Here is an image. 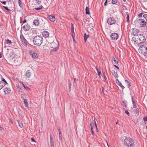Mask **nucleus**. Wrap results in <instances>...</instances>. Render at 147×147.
I'll return each instance as SVG.
<instances>
[{
	"instance_id": "obj_1",
	"label": "nucleus",
	"mask_w": 147,
	"mask_h": 147,
	"mask_svg": "<svg viewBox=\"0 0 147 147\" xmlns=\"http://www.w3.org/2000/svg\"><path fill=\"white\" fill-rule=\"evenodd\" d=\"M33 41L35 45L40 46L43 42V38L40 36H36L33 38Z\"/></svg>"
},
{
	"instance_id": "obj_2",
	"label": "nucleus",
	"mask_w": 147,
	"mask_h": 147,
	"mask_svg": "<svg viewBox=\"0 0 147 147\" xmlns=\"http://www.w3.org/2000/svg\"><path fill=\"white\" fill-rule=\"evenodd\" d=\"M124 144L128 147H133L134 146V140L129 138H126L125 139Z\"/></svg>"
},
{
	"instance_id": "obj_3",
	"label": "nucleus",
	"mask_w": 147,
	"mask_h": 147,
	"mask_svg": "<svg viewBox=\"0 0 147 147\" xmlns=\"http://www.w3.org/2000/svg\"><path fill=\"white\" fill-rule=\"evenodd\" d=\"M51 47L53 48L51 49V52H55L57 51L58 49L59 46V42L57 41L56 43L55 42H52L51 44Z\"/></svg>"
},
{
	"instance_id": "obj_4",
	"label": "nucleus",
	"mask_w": 147,
	"mask_h": 147,
	"mask_svg": "<svg viewBox=\"0 0 147 147\" xmlns=\"http://www.w3.org/2000/svg\"><path fill=\"white\" fill-rule=\"evenodd\" d=\"M135 38L138 41V40L140 41V43L145 41L146 40L143 34H139L136 35Z\"/></svg>"
},
{
	"instance_id": "obj_5",
	"label": "nucleus",
	"mask_w": 147,
	"mask_h": 147,
	"mask_svg": "<svg viewBox=\"0 0 147 147\" xmlns=\"http://www.w3.org/2000/svg\"><path fill=\"white\" fill-rule=\"evenodd\" d=\"M139 51L140 53L145 55L147 53V48L144 46L142 45L139 48Z\"/></svg>"
},
{
	"instance_id": "obj_6",
	"label": "nucleus",
	"mask_w": 147,
	"mask_h": 147,
	"mask_svg": "<svg viewBox=\"0 0 147 147\" xmlns=\"http://www.w3.org/2000/svg\"><path fill=\"white\" fill-rule=\"evenodd\" d=\"M20 38L22 44L24 46H26L27 45V41L24 38L22 34L20 35Z\"/></svg>"
},
{
	"instance_id": "obj_7",
	"label": "nucleus",
	"mask_w": 147,
	"mask_h": 147,
	"mask_svg": "<svg viewBox=\"0 0 147 147\" xmlns=\"http://www.w3.org/2000/svg\"><path fill=\"white\" fill-rule=\"evenodd\" d=\"M29 54L32 56L33 59H36L38 58L37 54L33 51H30L29 52Z\"/></svg>"
},
{
	"instance_id": "obj_8",
	"label": "nucleus",
	"mask_w": 147,
	"mask_h": 147,
	"mask_svg": "<svg viewBox=\"0 0 147 147\" xmlns=\"http://www.w3.org/2000/svg\"><path fill=\"white\" fill-rule=\"evenodd\" d=\"M107 22L109 24L111 25L115 24L116 21L114 18L110 17L108 18Z\"/></svg>"
},
{
	"instance_id": "obj_9",
	"label": "nucleus",
	"mask_w": 147,
	"mask_h": 147,
	"mask_svg": "<svg viewBox=\"0 0 147 147\" xmlns=\"http://www.w3.org/2000/svg\"><path fill=\"white\" fill-rule=\"evenodd\" d=\"M138 22L141 26L145 27L146 25V22L145 20L142 19H140L138 20Z\"/></svg>"
},
{
	"instance_id": "obj_10",
	"label": "nucleus",
	"mask_w": 147,
	"mask_h": 147,
	"mask_svg": "<svg viewBox=\"0 0 147 147\" xmlns=\"http://www.w3.org/2000/svg\"><path fill=\"white\" fill-rule=\"evenodd\" d=\"M118 35L116 33H112L111 35V37L113 40H115L118 38Z\"/></svg>"
},
{
	"instance_id": "obj_11",
	"label": "nucleus",
	"mask_w": 147,
	"mask_h": 147,
	"mask_svg": "<svg viewBox=\"0 0 147 147\" xmlns=\"http://www.w3.org/2000/svg\"><path fill=\"white\" fill-rule=\"evenodd\" d=\"M139 32L140 31L139 30L135 28H133L132 29V32L131 34L136 36V35H137L138 34H139Z\"/></svg>"
},
{
	"instance_id": "obj_12",
	"label": "nucleus",
	"mask_w": 147,
	"mask_h": 147,
	"mask_svg": "<svg viewBox=\"0 0 147 147\" xmlns=\"http://www.w3.org/2000/svg\"><path fill=\"white\" fill-rule=\"evenodd\" d=\"M3 90H4V92L7 95L9 94L11 92V90L10 88H9L6 87Z\"/></svg>"
},
{
	"instance_id": "obj_13",
	"label": "nucleus",
	"mask_w": 147,
	"mask_h": 147,
	"mask_svg": "<svg viewBox=\"0 0 147 147\" xmlns=\"http://www.w3.org/2000/svg\"><path fill=\"white\" fill-rule=\"evenodd\" d=\"M116 82L118 85L123 90L124 89L125 87L122 85L121 83L119 82L118 79L116 80Z\"/></svg>"
},
{
	"instance_id": "obj_14",
	"label": "nucleus",
	"mask_w": 147,
	"mask_h": 147,
	"mask_svg": "<svg viewBox=\"0 0 147 147\" xmlns=\"http://www.w3.org/2000/svg\"><path fill=\"white\" fill-rule=\"evenodd\" d=\"M47 18L52 22H54L55 21V18L54 16H47Z\"/></svg>"
},
{
	"instance_id": "obj_15",
	"label": "nucleus",
	"mask_w": 147,
	"mask_h": 147,
	"mask_svg": "<svg viewBox=\"0 0 147 147\" xmlns=\"http://www.w3.org/2000/svg\"><path fill=\"white\" fill-rule=\"evenodd\" d=\"M42 35L45 38H47L49 36V34L48 32L45 31L42 32Z\"/></svg>"
},
{
	"instance_id": "obj_16",
	"label": "nucleus",
	"mask_w": 147,
	"mask_h": 147,
	"mask_svg": "<svg viewBox=\"0 0 147 147\" xmlns=\"http://www.w3.org/2000/svg\"><path fill=\"white\" fill-rule=\"evenodd\" d=\"M50 139L51 147H54V141L51 135L50 136Z\"/></svg>"
},
{
	"instance_id": "obj_17",
	"label": "nucleus",
	"mask_w": 147,
	"mask_h": 147,
	"mask_svg": "<svg viewBox=\"0 0 147 147\" xmlns=\"http://www.w3.org/2000/svg\"><path fill=\"white\" fill-rule=\"evenodd\" d=\"M29 26L27 24L24 25L23 27V29L25 31H28L29 30Z\"/></svg>"
},
{
	"instance_id": "obj_18",
	"label": "nucleus",
	"mask_w": 147,
	"mask_h": 147,
	"mask_svg": "<svg viewBox=\"0 0 147 147\" xmlns=\"http://www.w3.org/2000/svg\"><path fill=\"white\" fill-rule=\"evenodd\" d=\"M33 23L35 26H38L39 24V20H35L34 21Z\"/></svg>"
},
{
	"instance_id": "obj_19",
	"label": "nucleus",
	"mask_w": 147,
	"mask_h": 147,
	"mask_svg": "<svg viewBox=\"0 0 147 147\" xmlns=\"http://www.w3.org/2000/svg\"><path fill=\"white\" fill-rule=\"evenodd\" d=\"M31 74V72L30 71V70H28L26 72V76L27 78H30Z\"/></svg>"
},
{
	"instance_id": "obj_20",
	"label": "nucleus",
	"mask_w": 147,
	"mask_h": 147,
	"mask_svg": "<svg viewBox=\"0 0 147 147\" xmlns=\"http://www.w3.org/2000/svg\"><path fill=\"white\" fill-rule=\"evenodd\" d=\"M5 44H8L10 45L12 43L11 41L8 39H5Z\"/></svg>"
},
{
	"instance_id": "obj_21",
	"label": "nucleus",
	"mask_w": 147,
	"mask_h": 147,
	"mask_svg": "<svg viewBox=\"0 0 147 147\" xmlns=\"http://www.w3.org/2000/svg\"><path fill=\"white\" fill-rule=\"evenodd\" d=\"M112 74L115 78H117L118 77V76L117 73L114 71H113L112 72Z\"/></svg>"
},
{
	"instance_id": "obj_22",
	"label": "nucleus",
	"mask_w": 147,
	"mask_h": 147,
	"mask_svg": "<svg viewBox=\"0 0 147 147\" xmlns=\"http://www.w3.org/2000/svg\"><path fill=\"white\" fill-rule=\"evenodd\" d=\"M17 121L19 124V125L20 127L21 128L23 126V125L22 121H20L18 120Z\"/></svg>"
},
{
	"instance_id": "obj_23",
	"label": "nucleus",
	"mask_w": 147,
	"mask_h": 147,
	"mask_svg": "<svg viewBox=\"0 0 147 147\" xmlns=\"http://www.w3.org/2000/svg\"><path fill=\"white\" fill-rule=\"evenodd\" d=\"M5 84L3 83V82H0V90L2 88L5 86Z\"/></svg>"
},
{
	"instance_id": "obj_24",
	"label": "nucleus",
	"mask_w": 147,
	"mask_h": 147,
	"mask_svg": "<svg viewBox=\"0 0 147 147\" xmlns=\"http://www.w3.org/2000/svg\"><path fill=\"white\" fill-rule=\"evenodd\" d=\"M86 13L89 15L90 14L89 8L88 7H86L85 9Z\"/></svg>"
},
{
	"instance_id": "obj_25",
	"label": "nucleus",
	"mask_w": 147,
	"mask_h": 147,
	"mask_svg": "<svg viewBox=\"0 0 147 147\" xmlns=\"http://www.w3.org/2000/svg\"><path fill=\"white\" fill-rule=\"evenodd\" d=\"M24 102L25 106L26 107H28V103L26 99H24Z\"/></svg>"
},
{
	"instance_id": "obj_26",
	"label": "nucleus",
	"mask_w": 147,
	"mask_h": 147,
	"mask_svg": "<svg viewBox=\"0 0 147 147\" xmlns=\"http://www.w3.org/2000/svg\"><path fill=\"white\" fill-rule=\"evenodd\" d=\"M89 36V35H87L86 33L84 34V39L85 42L87 40V39L88 37Z\"/></svg>"
},
{
	"instance_id": "obj_27",
	"label": "nucleus",
	"mask_w": 147,
	"mask_h": 147,
	"mask_svg": "<svg viewBox=\"0 0 147 147\" xmlns=\"http://www.w3.org/2000/svg\"><path fill=\"white\" fill-rule=\"evenodd\" d=\"M121 104L123 107H127L126 103L124 101H123L121 103Z\"/></svg>"
},
{
	"instance_id": "obj_28",
	"label": "nucleus",
	"mask_w": 147,
	"mask_h": 147,
	"mask_svg": "<svg viewBox=\"0 0 147 147\" xmlns=\"http://www.w3.org/2000/svg\"><path fill=\"white\" fill-rule=\"evenodd\" d=\"M43 8V6L41 5V6H40L39 7L35 8L34 9L35 10H40L41 9H42Z\"/></svg>"
},
{
	"instance_id": "obj_29",
	"label": "nucleus",
	"mask_w": 147,
	"mask_h": 147,
	"mask_svg": "<svg viewBox=\"0 0 147 147\" xmlns=\"http://www.w3.org/2000/svg\"><path fill=\"white\" fill-rule=\"evenodd\" d=\"M68 85H69V92H70L71 91V82L70 81L69 82Z\"/></svg>"
},
{
	"instance_id": "obj_30",
	"label": "nucleus",
	"mask_w": 147,
	"mask_h": 147,
	"mask_svg": "<svg viewBox=\"0 0 147 147\" xmlns=\"http://www.w3.org/2000/svg\"><path fill=\"white\" fill-rule=\"evenodd\" d=\"M21 83H22V84L23 85V86L25 89L27 90H30V88H28V87H27V86H25V85H24V84L22 82H21Z\"/></svg>"
},
{
	"instance_id": "obj_31",
	"label": "nucleus",
	"mask_w": 147,
	"mask_h": 147,
	"mask_svg": "<svg viewBox=\"0 0 147 147\" xmlns=\"http://www.w3.org/2000/svg\"><path fill=\"white\" fill-rule=\"evenodd\" d=\"M74 25L72 23L71 24V33L74 32Z\"/></svg>"
},
{
	"instance_id": "obj_32",
	"label": "nucleus",
	"mask_w": 147,
	"mask_h": 147,
	"mask_svg": "<svg viewBox=\"0 0 147 147\" xmlns=\"http://www.w3.org/2000/svg\"><path fill=\"white\" fill-rule=\"evenodd\" d=\"M18 4L19 6L20 7H22V4L21 2V0H18Z\"/></svg>"
},
{
	"instance_id": "obj_33",
	"label": "nucleus",
	"mask_w": 147,
	"mask_h": 147,
	"mask_svg": "<svg viewBox=\"0 0 147 147\" xmlns=\"http://www.w3.org/2000/svg\"><path fill=\"white\" fill-rule=\"evenodd\" d=\"M74 32L71 33V35L73 38V39L74 42H75V40L74 39Z\"/></svg>"
},
{
	"instance_id": "obj_34",
	"label": "nucleus",
	"mask_w": 147,
	"mask_h": 147,
	"mask_svg": "<svg viewBox=\"0 0 147 147\" xmlns=\"http://www.w3.org/2000/svg\"><path fill=\"white\" fill-rule=\"evenodd\" d=\"M61 132H60L59 133V140L60 141H62V136L61 135Z\"/></svg>"
},
{
	"instance_id": "obj_35",
	"label": "nucleus",
	"mask_w": 147,
	"mask_h": 147,
	"mask_svg": "<svg viewBox=\"0 0 147 147\" xmlns=\"http://www.w3.org/2000/svg\"><path fill=\"white\" fill-rule=\"evenodd\" d=\"M111 3L114 4H116L117 3L116 0H112Z\"/></svg>"
},
{
	"instance_id": "obj_36",
	"label": "nucleus",
	"mask_w": 147,
	"mask_h": 147,
	"mask_svg": "<svg viewBox=\"0 0 147 147\" xmlns=\"http://www.w3.org/2000/svg\"><path fill=\"white\" fill-rule=\"evenodd\" d=\"M2 81H3V83L4 84H5V86L6 84H7V82L4 79V78L2 79Z\"/></svg>"
},
{
	"instance_id": "obj_37",
	"label": "nucleus",
	"mask_w": 147,
	"mask_h": 147,
	"mask_svg": "<svg viewBox=\"0 0 147 147\" xmlns=\"http://www.w3.org/2000/svg\"><path fill=\"white\" fill-rule=\"evenodd\" d=\"M36 2L37 4L39 5L40 4L41 2V0H36Z\"/></svg>"
},
{
	"instance_id": "obj_38",
	"label": "nucleus",
	"mask_w": 147,
	"mask_h": 147,
	"mask_svg": "<svg viewBox=\"0 0 147 147\" xmlns=\"http://www.w3.org/2000/svg\"><path fill=\"white\" fill-rule=\"evenodd\" d=\"M125 81L127 82L128 84V87L130 86V82L127 80H125Z\"/></svg>"
},
{
	"instance_id": "obj_39",
	"label": "nucleus",
	"mask_w": 147,
	"mask_h": 147,
	"mask_svg": "<svg viewBox=\"0 0 147 147\" xmlns=\"http://www.w3.org/2000/svg\"><path fill=\"white\" fill-rule=\"evenodd\" d=\"M143 17L145 18L147 21V14H144L143 15Z\"/></svg>"
},
{
	"instance_id": "obj_40",
	"label": "nucleus",
	"mask_w": 147,
	"mask_h": 147,
	"mask_svg": "<svg viewBox=\"0 0 147 147\" xmlns=\"http://www.w3.org/2000/svg\"><path fill=\"white\" fill-rule=\"evenodd\" d=\"M143 14V13H141L139 14L138 15V16L139 18H141L142 17V15Z\"/></svg>"
},
{
	"instance_id": "obj_41",
	"label": "nucleus",
	"mask_w": 147,
	"mask_h": 147,
	"mask_svg": "<svg viewBox=\"0 0 147 147\" xmlns=\"http://www.w3.org/2000/svg\"><path fill=\"white\" fill-rule=\"evenodd\" d=\"M125 113L126 114H127V115H128V116L129 115V113L128 111L127 110H126L125 111Z\"/></svg>"
},
{
	"instance_id": "obj_42",
	"label": "nucleus",
	"mask_w": 147,
	"mask_h": 147,
	"mask_svg": "<svg viewBox=\"0 0 147 147\" xmlns=\"http://www.w3.org/2000/svg\"><path fill=\"white\" fill-rule=\"evenodd\" d=\"M90 125L91 127H94V123H93V122H91L90 123Z\"/></svg>"
},
{
	"instance_id": "obj_43",
	"label": "nucleus",
	"mask_w": 147,
	"mask_h": 147,
	"mask_svg": "<svg viewBox=\"0 0 147 147\" xmlns=\"http://www.w3.org/2000/svg\"><path fill=\"white\" fill-rule=\"evenodd\" d=\"M3 7L6 10L8 11H10L9 9L7 7L5 6H3Z\"/></svg>"
},
{
	"instance_id": "obj_44",
	"label": "nucleus",
	"mask_w": 147,
	"mask_h": 147,
	"mask_svg": "<svg viewBox=\"0 0 147 147\" xmlns=\"http://www.w3.org/2000/svg\"><path fill=\"white\" fill-rule=\"evenodd\" d=\"M94 123H95V125L96 126V130L97 131V130H98L97 127L96 123V122L95 121V118H94Z\"/></svg>"
},
{
	"instance_id": "obj_45",
	"label": "nucleus",
	"mask_w": 147,
	"mask_h": 147,
	"mask_svg": "<svg viewBox=\"0 0 147 147\" xmlns=\"http://www.w3.org/2000/svg\"><path fill=\"white\" fill-rule=\"evenodd\" d=\"M143 119L144 121H147V117H144Z\"/></svg>"
},
{
	"instance_id": "obj_46",
	"label": "nucleus",
	"mask_w": 147,
	"mask_h": 147,
	"mask_svg": "<svg viewBox=\"0 0 147 147\" xmlns=\"http://www.w3.org/2000/svg\"><path fill=\"white\" fill-rule=\"evenodd\" d=\"M136 113H139V109L138 108H137L136 110Z\"/></svg>"
},
{
	"instance_id": "obj_47",
	"label": "nucleus",
	"mask_w": 147,
	"mask_h": 147,
	"mask_svg": "<svg viewBox=\"0 0 147 147\" xmlns=\"http://www.w3.org/2000/svg\"><path fill=\"white\" fill-rule=\"evenodd\" d=\"M129 15L128 14L127 15V22H129Z\"/></svg>"
},
{
	"instance_id": "obj_48",
	"label": "nucleus",
	"mask_w": 147,
	"mask_h": 147,
	"mask_svg": "<svg viewBox=\"0 0 147 147\" xmlns=\"http://www.w3.org/2000/svg\"><path fill=\"white\" fill-rule=\"evenodd\" d=\"M1 3L3 5H5L6 3V1H1Z\"/></svg>"
},
{
	"instance_id": "obj_49",
	"label": "nucleus",
	"mask_w": 147,
	"mask_h": 147,
	"mask_svg": "<svg viewBox=\"0 0 147 147\" xmlns=\"http://www.w3.org/2000/svg\"><path fill=\"white\" fill-rule=\"evenodd\" d=\"M132 101L133 102V105L136 104L135 101H134V100H133V96H132Z\"/></svg>"
},
{
	"instance_id": "obj_50",
	"label": "nucleus",
	"mask_w": 147,
	"mask_h": 147,
	"mask_svg": "<svg viewBox=\"0 0 147 147\" xmlns=\"http://www.w3.org/2000/svg\"><path fill=\"white\" fill-rule=\"evenodd\" d=\"M31 139L32 142H36L35 141L34 139L33 138H31Z\"/></svg>"
},
{
	"instance_id": "obj_51",
	"label": "nucleus",
	"mask_w": 147,
	"mask_h": 147,
	"mask_svg": "<svg viewBox=\"0 0 147 147\" xmlns=\"http://www.w3.org/2000/svg\"><path fill=\"white\" fill-rule=\"evenodd\" d=\"M114 61L115 62V63L117 64L118 63V61H117L116 59L114 60Z\"/></svg>"
},
{
	"instance_id": "obj_52",
	"label": "nucleus",
	"mask_w": 147,
	"mask_h": 147,
	"mask_svg": "<svg viewBox=\"0 0 147 147\" xmlns=\"http://www.w3.org/2000/svg\"><path fill=\"white\" fill-rule=\"evenodd\" d=\"M3 129H4V128L3 127H2L0 126V130H1L2 131L3 130Z\"/></svg>"
},
{
	"instance_id": "obj_53",
	"label": "nucleus",
	"mask_w": 147,
	"mask_h": 147,
	"mask_svg": "<svg viewBox=\"0 0 147 147\" xmlns=\"http://www.w3.org/2000/svg\"><path fill=\"white\" fill-rule=\"evenodd\" d=\"M97 73H98V75H100V74H101L100 72L99 71H98L97 72Z\"/></svg>"
},
{
	"instance_id": "obj_54",
	"label": "nucleus",
	"mask_w": 147,
	"mask_h": 147,
	"mask_svg": "<svg viewBox=\"0 0 147 147\" xmlns=\"http://www.w3.org/2000/svg\"><path fill=\"white\" fill-rule=\"evenodd\" d=\"M114 66L115 67H116V68H117V69H119V67L115 65H114Z\"/></svg>"
},
{
	"instance_id": "obj_55",
	"label": "nucleus",
	"mask_w": 147,
	"mask_h": 147,
	"mask_svg": "<svg viewBox=\"0 0 147 147\" xmlns=\"http://www.w3.org/2000/svg\"><path fill=\"white\" fill-rule=\"evenodd\" d=\"M107 1H105L104 3L105 6H106L107 5Z\"/></svg>"
},
{
	"instance_id": "obj_56",
	"label": "nucleus",
	"mask_w": 147,
	"mask_h": 147,
	"mask_svg": "<svg viewBox=\"0 0 147 147\" xmlns=\"http://www.w3.org/2000/svg\"><path fill=\"white\" fill-rule=\"evenodd\" d=\"M91 132H92V135L93 136H94V131H91Z\"/></svg>"
},
{
	"instance_id": "obj_57",
	"label": "nucleus",
	"mask_w": 147,
	"mask_h": 147,
	"mask_svg": "<svg viewBox=\"0 0 147 147\" xmlns=\"http://www.w3.org/2000/svg\"><path fill=\"white\" fill-rule=\"evenodd\" d=\"M102 91L103 92V93H104V88L103 87H102Z\"/></svg>"
},
{
	"instance_id": "obj_58",
	"label": "nucleus",
	"mask_w": 147,
	"mask_h": 147,
	"mask_svg": "<svg viewBox=\"0 0 147 147\" xmlns=\"http://www.w3.org/2000/svg\"><path fill=\"white\" fill-rule=\"evenodd\" d=\"M26 22V19H24V21H23V23H25Z\"/></svg>"
},
{
	"instance_id": "obj_59",
	"label": "nucleus",
	"mask_w": 147,
	"mask_h": 147,
	"mask_svg": "<svg viewBox=\"0 0 147 147\" xmlns=\"http://www.w3.org/2000/svg\"><path fill=\"white\" fill-rule=\"evenodd\" d=\"M91 131H93V127H91Z\"/></svg>"
},
{
	"instance_id": "obj_60",
	"label": "nucleus",
	"mask_w": 147,
	"mask_h": 147,
	"mask_svg": "<svg viewBox=\"0 0 147 147\" xmlns=\"http://www.w3.org/2000/svg\"><path fill=\"white\" fill-rule=\"evenodd\" d=\"M104 78H105V80L106 81V80H107V79L106 78V77H105V76L104 75Z\"/></svg>"
},
{
	"instance_id": "obj_61",
	"label": "nucleus",
	"mask_w": 147,
	"mask_h": 147,
	"mask_svg": "<svg viewBox=\"0 0 147 147\" xmlns=\"http://www.w3.org/2000/svg\"><path fill=\"white\" fill-rule=\"evenodd\" d=\"M136 107V104H134V105H133V107H134V108H135V107Z\"/></svg>"
},
{
	"instance_id": "obj_62",
	"label": "nucleus",
	"mask_w": 147,
	"mask_h": 147,
	"mask_svg": "<svg viewBox=\"0 0 147 147\" xmlns=\"http://www.w3.org/2000/svg\"><path fill=\"white\" fill-rule=\"evenodd\" d=\"M96 70H97V72L98 71H99V70L96 67Z\"/></svg>"
},
{
	"instance_id": "obj_63",
	"label": "nucleus",
	"mask_w": 147,
	"mask_h": 147,
	"mask_svg": "<svg viewBox=\"0 0 147 147\" xmlns=\"http://www.w3.org/2000/svg\"><path fill=\"white\" fill-rule=\"evenodd\" d=\"M1 57H2V55H1V53L0 52V58H1Z\"/></svg>"
},
{
	"instance_id": "obj_64",
	"label": "nucleus",
	"mask_w": 147,
	"mask_h": 147,
	"mask_svg": "<svg viewBox=\"0 0 147 147\" xmlns=\"http://www.w3.org/2000/svg\"><path fill=\"white\" fill-rule=\"evenodd\" d=\"M144 55H145L146 57H147V53H146V54Z\"/></svg>"
}]
</instances>
